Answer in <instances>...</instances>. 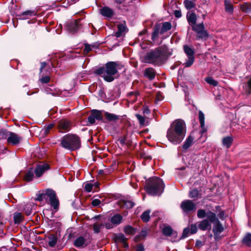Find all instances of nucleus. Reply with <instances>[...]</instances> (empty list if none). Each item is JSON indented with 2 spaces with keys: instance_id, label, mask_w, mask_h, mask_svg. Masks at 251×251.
I'll return each instance as SVG.
<instances>
[{
  "instance_id": "nucleus-1",
  "label": "nucleus",
  "mask_w": 251,
  "mask_h": 251,
  "mask_svg": "<svg viewBox=\"0 0 251 251\" xmlns=\"http://www.w3.org/2000/svg\"><path fill=\"white\" fill-rule=\"evenodd\" d=\"M186 133L185 123L181 119H177L171 125L167 133L168 140L174 145L182 142Z\"/></svg>"
},
{
  "instance_id": "nucleus-2",
  "label": "nucleus",
  "mask_w": 251,
  "mask_h": 251,
  "mask_svg": "<svg viewBox=\"0 0 251 251\" xmlns=\"http://www.w3.org/2000/svg\"><path fill=\"white\" fill-rule=\"evenodd\" d=\"M197 216L199 219H202L206 216L207 219L213 223L212 231L214 235V238L215 239H218L219 235L224 231V228L219 221L216 214L210 210L206 211L204 209H199L197 211Z\"/></svg>"
},
{
  "instance_id": "nucleus-3",
  "label": "nucleus",
  "mask_w": 251,
  "mask_h": 251,
  "mask_svg": "<svg viewBox=\"0 0 251 251\" xmlns=\"http://www.w3.org/2000/svg\"><path fill=\"white\" fill-rule=\"evenodd\" d=\"M171 55L167 51V48H157L148 52L144 56L145 63L159 65L164 62Z\"/></svg>"
},
{
  "instance_id": "nucleus-4",
  "label": "nucleus",
  "mask_w": 251,
  "mask_h": 251,
  "mask_svg": "<svg viewBox=\"0 0 251 251\" xmlns=\"http://www.w3.org/2000/svg\"><path fill=\"white\" fill-rule=\"evenodd\" d=\"M119 65L115 62H109L106 64L105 69L103 67L97 69L95 72L101 75L104 80L111 82L114 79V75L118 72Z\"/></svg>"
},
{
  "instance_id": "nucleus-5",
  "label": "nucleus",
  "mask_w": 251,
  "mask_h": 251,
  "mask_svg": "<svg viewBox=\"0 0 251 251\" xmlns=\"http://www.w3.org/2000/svg\"><path fill=\"white\" fill-rule=\"evenodd\" d=\"M145 188L147 193L151 195H160L163 191L164 184L161 179L153 177L147 181Z\"/></svg>"
},
{
  "instance_id": "nucleus-6",
  "label": "nucleus",
  "mask_w": 251,
  "mask_h": 251,
  "mask_svg": "<svg viewBox=\"0 0 251 251\" xmlns=\"http://www.w3.org/2000/svg\"><path fill=\"white\" fill-rule=\"evenodd\" d=\"M60 145L65 149L74 151L80 148V141L79 138L75 135L67 134L62 138Z\"/></svg>"
},
{
  "instance_id": "nucleus-7",
  "label": "nucleus",
  "mask_w": 251,
  "mask_h": 251,
  "mask_svg": "<svg viewBox=\"0 0 251 251\" xmlns=\"http://www.w3.org/2000/svg\"><path fill=\"white\" fill-rule=\"evenodd\" d=\"M45 195L46 201H49L50 205L53 209H57L59 202L55 192L52 189H48L45 190Z\"/></svg>"
},
{
  "instance_id": "nucleus-8",
  "label": "nucleus",
  "mask_w": 251,
  "mask_h": 251,
  "mask_svg": "<svg viewBox=\"0 0 251 251\" xmlns=\"http://www.w3.org/2000/svg\"><path fill=\"white\" fill-rule=\"evenodd\" d=\"M180 207L184 213L188 214L195 211L196 209V204L192 201L187 200L183 201L181 202Z\"/></svg>"
},
{
  "instance_id": "nucleus-9",
  "label": "nucleus",
  "mask_w": 251,
  "mask_h": 251,
  "mask_svg": "<svg viewBox=\"0 0 251 251\" xmlns=\"http://www.w3.org/2000/svg\"><path fill=\"white\" fill-rule=\"evenodd\" d=\"M184 52L186 53L188 59L184 64L185 67H189L193 64L194 62V53L195 51L193 48H184Z\"/></svg>"
},
{
  "instance_id": "nucleus-10",
  "label": "nucleus",
  "mask_w": 251,
  "mask_h": 251,
  "mask_svg": "<svg viewBox=\"0 0 251 251\" xmlns=\"http://www.w3.org/2000/svg\"><path fill=\"white\" fill-rule=\"evenodd\" d=\"M192 28L198 33L199 37L202 38L208 36L207 31L204 30V26L203 23L196 24L192 26Z\"/></svg>"
},
{
  "instance_id": "nucleus-11",
  "label": "nucleus",
  "mask_w": 251,
  "mask_h": 251,
  "mask_svg": "<svg viewBox=\"0 0 251 251\" xmlns=\"http://www.w3.org/2000/svg\"><path fill=\"white\" fill-rule=\"evenodd\" d=\"M71 123L66 119H61L58 122V128L61 132H65L71 129Z\"/></svg>"
},
{
  "instance_id": "nucleus-12",
  "label": "nucleus",
  "mask_w": 251,
  "mask_h": 251,
  "mask_svg": "<svg viewBox=\"0 0 251 251\" xmlns=\"http://www.w3.org/2000/svg\"><path fill=\"white\" fill-rule=\"evenodd\" d=\"M90 242V241L86 237L80 236L75 239L74 245L77 248H82L88 246Z\"/></svg>"
},
{
  "instance_id": "nucleus-13",
  "label": "nucleus",
  "mask_w": 251,
  "mask_h": 251,
  "mask_svg": "<svg viewBox=\"0 0 251 251\" xmlns=\"http://www.w3.org/2000/svg\"><path fill=\"white\" fill-rule=\"evenodd\" d=\"M22 138L20 136L13 132H10L7 138L8 143L12 145L19 144Z\"/></svg>"
},
{
  "instance_id": "nucleus-14",
  "label": "nucleus",
  "mask_w": 251,
  "mask_h": 251,
  "mask_svg": "<svg viewBox=\"0 0 251 251\" xmlns=\"http://www.w3.org/2000/svg\"><path fill=\"white\" fill-rule=\"evenodd\" d=\"M102 118L100 112L98 110H94L92 114L88 117V122L90 124H93L96 120H100Z\"/></svg>"
},
{
  "instance_id": "nucleus-15",
  "label": "nucleus",
  "mask_w": 251,
  "mask_h": 251,
  "mask_svg": "<svg viewBox=\"0 0 251 251\" xmlns=\"http://www.w3.org/2000/svg\"><path fill=\"white\" fill-rule=\"evenodd\" d=\"M49 169V166L47 164H44L38 165L34 170L36 176L38 177H40L45 171Z\"/></svg>"
},
{
  "instance_id": "nucleus-16",
  "label": "nucleus",
  "mask_w": 251,
  "mask_h": 251,
  "mask_svg": "<svg viewBox=\"0 0 251 251\" xmlns=\"http://www.w3.org/2000/svg\"><path fill=\"white\" fill-rule=\"evenodd\" d=\"M211 222L208 219H204L199 222L198 226L199 228L203 231L210 229L211 227Z\"/></svg>"
},
{
  "instance_id": "nucleus-17",
  "label": "nucleus",
  "mask_w": 251,
  "mask_h": 251,
  "mask_svg": "<svg viewBox=\"0 0 251 251\" xmlns=\"http://www.w3.org/2000/svg\"><path fill=\"white\" fill-rule=\"evenodd\" d=\"M160 25L159 24L155 25L153 27V31L151 36V40L154 42V44L158 43V37L160 34Z\"/></svg>"
},
{
  "instance_id": "nucleus-18",
  "label": "nucleus",
  "mask_w": 251,
  "mask_h": 251,
  "mask_svg": "<svg viewBox=\"0 0 251 251\" xmlns=\"http://www.w3.org/2000/svg\"><path fill=\"white\" fill-rule=\"evenodd\" d=\"M144 75L150 80H152L155 78L156 72L152 68H148L145 70Z\"/></svg>"
},
{
  "instance_id": "nucleus-19",
  "label": "nucleus",
  "mask_w": 251,
  "mask_h": 251,
  "mask_svg": "<svg viewBox=\"0 0 251 251\" xmlns=\"http://www.w3.org/2000/svg\"><path fill=\"white\" fill-rule=\"evenodd\" d=\"M224 6L226 12L230 15H232L233 13L234 7L233 4L230 0H225Z\"/></svg>"
},
{
  "instance_id": "nucleus-20",
  "label": "nucleus",
  "mask_w": 251,
  "mask_h": 251,
  "mask_svg": "<svg viewBox=\"0 0 251 251\" xmlns=\"http://www.w3.org/2000/svg\"><path fill=\"white\" fill-rule=\"evenodd\" d=\"M100 13L103 16L111 17L114 14L113 10L108 7H104L100 9Z\"/></svg>"
},
{
  "instance_id": "nucleus-21",
  "label": "nucleus",
  "mask_w": 251,
  "mask_h": 251,
  "mask_svg": "<svg viewBox=\"0 0 251 251\" xmlns=\"http://www.w3.org/2000/svg\"><path fill=\"white\" fill-rule=\"evenodd\" d=\"M162 233L166 236H170L171 235H173L175 237L177 236L176 232L174 231L173 229L169 226H165L162 229Z\"/></svg>"
},
{
  "instance_id": "nucleus-22",
  "label": "nucleus",
  "mask_w": 251,
  "mask_h": 251,
  "mask_svg": "<svg viewBox=\"0 0 251 251\" xmlns=\"http://www.w3.org/2000/svg\"><path fill=\"white\" fill-rule=\"evenodd\" d=\"M78 28V22L75 21L69 23L67 25V29L72 32H75Z\"/></svg>"
},
{
  "instance_id": "nucleus-23",
  "label": "nucleus",
  "mask_w": 251,
  "mask_h": 251,
  "mask_svg": "<svg viewBox=\"0 0 251 251\" xmlns=\"http://www.w3.org/2000/svg\"><path fill=\"white\" fill-rule=\"evenodd\" d=\"M233 142V138L232 136H226L223 138L222 144L223 146L229 148L231 146Z\"/></svg>"
},
{
  "instance_id": "nucleus-24",
  "label": "nucleus",
  "mask_w": 251,
  "mask_h": 251,
  "mask_svg": "<svg viewBox=\"0 0 251 251\" xmlns=\"http://www.w3.org/2000/svg\"><path fill=\"white\" fill-rule=\"evenodd\" d=\"M172 28L171 24L169 22H164L163 23L162 26H160V34H162L165 32L171 29Z\"/></svg>"
},
{
  "instance_id": "nucleus-25",
  "label": "nucleus",
  "mask_w": 251,
  "mask_h": 251,
  "mask_svg": "<svg viewBox=\"0 0 251 251\" xmlns=\"http://www.w3.org/2000/svg\"><path fill=\"white\" fill-rule=\"evenodd\" d=\"M123 217L119 214H115L111 218V222L114 225H119L122 220Z\"/></svg>"
},
{
  "instance_id": "nucleus-26",
  "label": "nucleus",
  "mask_w": 251,
  "mask_h": 251,
  "mask_svg": "<svg viewBox=\"0 0 251 251\" xmlns=\"http://www.w3.org/2000/svg\"><path fill=\"white\" fill-rule=\"evenodd\" d=\"M183 3L188 10L194 8L196 6V0H184Z\"/></svg>"
},
{
  "instance_id": "nucleus-27",
  "label": "nucleus",
  "mask_w": 251,
  "mask_h": 251,
  "mask_svg": "<svg viewBox=\"0 0 251 251\" xmlns=\"http://www.w3.org/2000/svg\"><path fill=\"white\" fill-rule=\"evenodd\" d=\"M193 140V137L191 136H188L183 145L182 148L184 150H187L192 145Z\"/></svg>"
},
{
  "instance_id": "nucleus-28",
  "label": "nucleus",
  "mask_w": 251,
  "mask_h": 251,
  "mask_svg": "<svg viewBox=\"0 0 251 251\" xmlns=\"http://www.w3.org/2000/svg\"><path fill=\"white\" fill-rule=\"evenodd\" d=\"M34 171L32 169H30L25 174L24 179L26 181H30L32 180L34 176Z\"/></svg>"
},
{
  "instance_id": "nucleus-29",
  "label": "nucleus",
  "mask_w": 251,
  "mask_h": 251,
  "mask_svg": "<svg viewBox=\"0 0 251 251\" xmlns=\"http://www.w3.org/2000/svg\"><path fill=\"white\" fill-rule=\"evenodd\" d=\"M187 20L190 24L193 25H196L197 22V16L195 13H191L189 15H187Z\"/></svg>"
},
{
  "instance_id": "nucleus-30",
  "label": "nucleus",
  "mask_w": 251,
  "mask_h": 251,
  "mask_svg": "<svg viewBox=\"0 0 251 251\" xmlns=\"http://www.w3.org/2000/svg\"><path fill=\"white\" fill-rule=\"evenodd\" d=\"M126 30V26L124 24H120L118 25V31L115 33L116 37H120L122 36L123 33Z\"/></svg>"
},
{
  "instance_id": "nucleus-31",
  "label": "nucleus",
  "mask_w": 251,
  "mask_h": 251,
  "mask_svg": "<svg viewBox=\"0 0 251 251\" xmlns=\"http://www.w3.org/2000/svg\"><path fill=\"white\" fill-rule=\"evenodd\" d=\"M105 116L106 119L109 121H116L119 119L118 116L107 112L105 113Z\"/></svg>"
},
{
  "instance_id": "nucleus-32",
  "label": "nucleus",
  "mask_w": 251,
  "mask_h": 251,
  "mask_svg": "<svg viewBox=\"0 0 251 251\" xmlns=\"http://www.w3.org/2000/svg\"><path fill=\"white\" fill-rule=\"evenodd\" d=\"M242 242L244 244L251 247V233H247L243 239Z\"/></svg>"
},
{
  "instance_id": "nucleus-33",
  "label": "nucleus",
  "mask_w": 251,
  "mask_h": 251,
  "mask_svg": "<svg viewBox=\"0 0 251 251\" xmlns=\"http://www.w3.org/2000/svg\"><path fill=\"white\" fill-rule=\"evenodd\" d=\"M240 8L242 11L248 13L251 12V4L249 3H244L241 5Z\"/></svg>"
},
{
  "instance_id": "nucleus-34",
  "label": "nucleus",
  "mask_w": 251,
  "mask_h": 251,
  "mask_svg": "<svg viewBox=\"0 0 251 251\" xmlns=\"http://www.w3.org/2000/svg\"><path fill=\"white\" fill-rule=\"evenodd\" d=\"M14 220L15 224H18L23 220V216L20 212H16L14 214Z\"/></svg>"
},
{
  "instance_id": "nucleus-35",
  "label": "nucleus",
  "mask_w": 251,
  "mask_h": 251,
  "mask_svg": "<svg viewBox=\"0 0 251 251\" xmlns=\"http://www.w3.org/2000/svg\"><path fill=\"white\" fill-rule=\"evenodd\" d=\"M124 231L128 235H133L135 233V229L130 226H126L124 227Z\"/></svg>"
},
{
  "instance_id": "nucleus-36",
  "label": "nucleus",
  "mask_w": 251,
  "mask_h": 251,
  "mask_svg": "<svg viewBox=\"0 0 251 251\" xmlns=\"http://www.w3.org/2000/svg\"><path fill=\"white\" fill-rule=\"evenodd\" d=\"M150 210L145 211L141 216V219L145 222H148L150 219Z\"/></svg>"
},
{
  "instance_id": "nucleus-37",
  "label": "nucleus",
  "mask_w": 251,
  "mask_h": 251,
  "mask_svg": "<svg viewBox=\"0 0 251 251\" xmlns=\"http://www.w3.org/2000/svg\"><path fill=\"white\" fill-rule=\"evenodd\" d=\"M205 80L208 84L213 86H217L218 85V82L212 77H206Z\"/></svg>"
},
{
  "instance_id": "nucleus-38",
  "label": "nucleus",
  "mask_w": 251,
  "mask_h": 251,
  "mask_svg": "<svg viewBox=\"0 0 251 251\" xmlns=\"http://www.w3.org/2000/svg\"><path fill=\"white\" fill-rule=\"evenodd\" d=\"M199 119L201 126L203 128L204 126V115L201 111L199 112Z\"/></svg>"
},
{
  "instance_id": "nucleus-39",
  "label": "nucleus",
  "mask_w": 251,
  "mask_h": 251,
  "mask_svg": "<svg viewBox=\"0 0 251 251\" xmlns=\"http://www.w3.org/2000/svg\"><path fill=\"white\" fill-rule=\"evenodd\" d=\"M199 192L196 189H194L189 192V197L192 199L198 197Z\"/></svg>"
},
{
  "instance_id": "nucleus-40",
  "label": "nucleus",
  "mask_w": 251,
  "mask_h": 251,
  "mask_svg": "<svg viewBox=\"0 0 251 251\" xmlns=\"http://www.w3.org/2000/svg\"><path fill=\"white\" fill-rule=\"evenodd\" d=\"M189 232H190V229L189 228L187 227V228H185L183 230V233H182V235L180 238V239H183L185 237H186L188 236L189 233ZM180 239H174L172 240L173 242H176V241H179Z\"/></svg>"
},
{
  "instance_id": "nucleus-41",
  "label": "nucleus",
  "mask_w": 251,
  "mask_h": 251,
  "mask_svg": "<svg viewBox=\"0 0 251 251\" xmlns=\"http://www.w3.org/2000/svg\"><path fill=\"white\" fill-rule=\"evenodd\" d=\"M134 205V203L132 201H124L123 206L126 208H131Z\"/></svg>"
},
{
  "instance_id": "nucleus-42",
  "label": "nucleus",
  "mask_w": 251,
  "mask_h": 251,
  "mask_svg": "<svg viewBox=\"0 0 251 251\" xmlns=\"http://www.w3.org/2000/svg\"><path fill=\"white\" fill-rule=\"evenodd\" d=\"M36 200L38 201H42L44 200H46L45 191H43L42 193L37 194Z\"/></svg>"
},
{
  "instance_id": "nucleus-43",
  "label": "nucleus",
  "mask_w": 251,
  "mask_h": 251,
  "mask_svg": "<svg viewBox=\"0 0 251 251\" xmlns=\"http://www.w3.org/2000/svg\"><path fill=\"white\" fill-rule=\"evenodd\" d=\"M136 117L137 118L138 120L139 121V122L141 125H145V119L143 116L139 114H136Z\"/></svg>"
},
{
  "instance_id": "nucleus-44",
  "label": "nucleus",
  "mask_w": 251,
  "mask_h": 251,
  "mask_svg": "<svg viewBox=\"0 0 251 251\" xmlns=\"http://www.w3.org/2000/svg\"><path fill=\"white\" fill-rule=\"evenodd\" d=\"M57 240L55 237L50 238L49 241V245L50 247H53L56 244Z\"/></svg>"
},
{
  "instance_id": "nucleus-45",
  "label": "nucleus",
  "mask_w": 251,
  "mask_h": 251,
  "mask_svg": "<svg viewBox=\"0 0 251 251\" xmlns=\"http://www.w3.org/2000/svg\"><path fill=\"white\" fill-rule=\"evenodd\" d=\"M93 186V184L87 183L85 185L84 189L87 192H90L92 190Z\"/></svg>"
},
{
  "instance_id": "nucleus-46",
  "label": "nucleus",
  "mask_w": 251,
  "mask_h": 251,
  "mask_svg": "<svg viewBox=\"0 0 251 251\" xmlns=\"http://www.w3.org/2000/svg\"><path fill=\"white\" fill-rule=\"evenodd\" d=\"M54 125L52 124H50L48 125L47 126L45 127V128L44 129V134H48L50 130L53 127Z\"/></svg>"
},
{
  "instance_id": "nucleus-47",
  "label": "nucleus",
  "mask_w": 251,
  "mask_h": 251,
  "mask_svg": "<svg viewBox=\"0 0 251 251\" xmlns=\"http://www.w3.org/2000/svg\"><path fill=\"white\" fill-rule=\"evenodd\" d=\"M93 230L95 233H99L100 231V229L102 226V225H97L95 224L93 226Z\"/></svg>"
},
{
  "instance_id": "nucleus-48",
  "label": "nucleus",
  "mask_w": 251,
  "mask_h": 251,
  "mask_svg": "<svg viewBox=\"0 0 251 251\" xmlns=\"http://www.w3.org/2000/svg\"><path fill=\"white\" fill-rule=\"evenodd\" d=\"M198 230V227L196 224H192L190 227V233L194 234L197 232Z\"/></svg>"
},
{
  "instance_id": "nucleus-49",
  "label": "nucleus",
  "mask_w": 251,
  "mask_h": 251,
  "mask_svg": "<svg viewBox=\"0 0 251 251\" xmlns=\"http://www.w3.org/2000/svg\"><path fill=\"white\" fill-rule=\"evenodd\" d=\"M40 80L41 82L43 83H47L50 81V77L49 76H43Z\"/></svg>"
},
{
  "instance_id": "nucleus-50",
  "label": "nucleus",
  "mask_w": 251,
  "mask_h": 251,
  "mask_svg": "<svg viewBox=\"0 0 251 251\" xmlns=\"http://www.w3.org/2000/svg\"><path fill=\"white\" fill-rule=\"evenodd\" d=\"M100 201L99 199H94L92 201V204L94 206H97L99 205L100 204Z\"/></svg>"
},
{
  "instance_id": "nucleus-51",
  "label": "nucleus",
  "mask_w": 251,
  "mask_h": 251,
  "mask_svg": "<svg viewBox=\"0 0 251 251\" xmlns=\"http://www.w3.org/2000/svg\"><path fill=\"white\" fill-rule=\"evenodd\" d=\"M32 15H33V11H31V10H27V11H25L24 12H23L22 13V16H32Z\"/></svg>"
},
{
  "instance_id": "nucleus-52",
  "label": "nucleus",
  "mask_w": 251,
  "mask_h": 251,
  "mask_svg": "<svg viewBox=\"0 0 251 251\" xmlns=\"http://www.w3.org/2000/svg\"><path fill=\"white\" fill-rule=\"evenodd\" d=\"M218 216L222 220L224 219L225 217V213L224 211L221 210L219 213L218 214Z\"/></svg>"
},
{
  "instance_id": "nucleus-53",
  "label": "nucleus",
  "mask_w": 251,
  "mask_h": 251,
  "mask_svg": "<svg viewBox=\"0 0 251 251\" xmlns=\"http://www.w3.org/2000/svg\"><path fill=\"white\" fill-rule=\"evenodd\" d=\"M174 15L176 17V18H180L182 16V14H181V12L180 10H175L174 11Z\"/></svg>"
},
{
  "instance_id": "nucleus-54",
  "label": "nucleus",
  "mask_w": 251,
  "mask_h": 251,
  "mask_svg": "<svg viewBox=\"0 0 251 251\" xmlns=\"http://www.w3.org/2000/svg\"><path fill=\"white\" fill-rule=\"evenodd\" d=\"M47 63L45 62H41V67L40 69V73H41L43 71V69L46 66Z\"/></svg>"
},
{
  "instance_id": "nucleus-55",
  "label": "nucleus",
  "mask_w": 251,
  "mask_h": 251,
  "mask_svg": "<svg viewBox=\"0 0 251 251\" xmlns=\"http://www.w3.org/2000/svg\"><path fill=\"white\" fill-rule=\"evenodd\" d=\"M25 212L26 213V214L27 215H29L31 214V212H32V210L30 208H28L27 209H26L25 208Z\"/></svg>"
},
{
  "instance_id": "nucleus-56",
  "label": "nucleus",
  "mask_w": 251,
  "mask_h": 251,
  "mask_svg": "<svg viewBox=\"0 0 251 251\" xmlns=\"http://www.w3.org/2000/svg\"><path fill=\"white\" fill-rule=\"evenodd\" d=\"M202 245L201 241L200 240H197L196 242V246L198 247H200Z\"/></svg>"
},
{
  "instance_id": "nucleus-57",
  "label": "nucleus",
  "mask_w": 251,
  "mask_h": 251,
  "mask_svg": "<svg viewBox=\"0 0 251 251\" xmlns=\"http://www.w3.org/2000/svg\"><path fill=\"white\" fill-rule=\"evenodd\" d=\"M136 251H145L144 247L142 246H139Z\"/></svg>"
},
{
  "instance_id": "nucleus-58",
  "label": "nucleus",
  "mask_w": 251,
  "mask_h": 251,
  "mask_svg": "<svg viewBox=\"0 0 251 251\" xmlns=\"http://www.w3.org/2000/svg\"><path fill=\"white\" fill-rule=\"evenodd\" d=\"M150 110H149V108H147V107H146V108H145L144 109L143 113H144V114H149V113H150Z\"/></svg>"
},
{
  "instance_id": "nucleus-59",
  "label": "nucleus",
  "mask_w": 251,
  "mask_h": 251,
  "mask_svg": "<svg viewBox=\"0 0 251 251\" xmlns=\"http://www.w3.org/2000/svg\"><path fill=\"white\" fill-rule=\"evenodd\" d=\"M119 238L120 240L122 241H124L125 240V237L123 234H119Z\"/></svg>"
},
{
  "instance_id": "nucleus-60",
  "label": "nucleus",
  "mask_w": 251,
  "mask_h": 251,
  "mask_svg": "<svg viewBox=\"0 0 251 251\" xmlns=\"http://www.w3.org/2000/svg\"><path fill=\"white\" fill-rule=\"evenodd\" d=\"M92 50V48H84V53H87Z\"/></svg>"
},
{
  "instance_id": "nucleus-61",
  "label": "nucleus",
  "mask_w": 251,
  "mask_h": 251,
  "mask_svg": "<svg viewBox=\"0 0 251 251\" xmlns=\"http://www.w3.org/2000/svg\"><path fill=\"white\" fill-rule=\"evenodd\" d=\"M147 232L146 231H142L140 234V236H142V237H144L146 236Z\"/></svg>"
},
{
  "instance_id": "nucleus-62",
  "label": "nucleus",
  "mask_w": 251,
  "mask_h": 251,
  "mask_svg": "<svg viewBox=\"0 0 251 251\" xmlns=\"http://www.w3.org/2000/svg\"><path fill=\"white\" fill-rule=\"evenodd\" d=\"M156 99L160 100H161V95L160 93H157L156 95Z\"/></svg>"
},
{
  "instance_id": "nucleus-63",
  "label": "nucleus",
  "mask_w": 251,
  "mask_h": 251,
  "mask_svg": "<svg viewBox=\"0 0 251 251\" xmlns=\"http://www.w3.org/2000/svg\"><path fill=\"white\" fill-rule=\"evenodd\" d=\"M105 227L107 229H110V228H112V226L110 224H106Z\"/></svg>"
},
{
  "instance_id": "nucleus-64",
  "label": "nucleus",
  "mask_w": 251,
  "mask_h": 251,
  "mask_svg": "<svg viewBox=\"0 0 251 251\" xmlns=\"http://www.w3.org/2000/svg\"><path fill=\"white\" fill-rule=\"evenodd\" d=\"M248 86L251 90V78L248 81Z\"/></svg>"
}]
</instances>
